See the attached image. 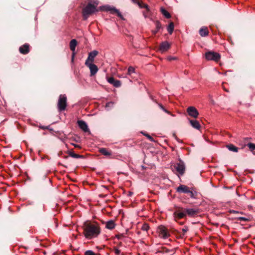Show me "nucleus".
Here are the masks:
<instances>
[{"instance_id":"15","label":"nucleus","mask_w":255,"mask_h":255,"mask_svg":"<svg viewBox=\"0 0 255 255\" xmlns=\"http://www.w3.org/2000/svg\"><path fill=\"white\" fill-rule=\"evenodd\" d=\"M108 81L109 83L113 85L115 87H119L121 85L120 81L116 80L113 77H110L108 79Z\"/></svg>"},{"instance_id":"29","label":"nucleus","mask_w":255,"mask_h":255,"mask_svg":"<svg viewBox=\"0 0 255 255\" xmlns=\"http://www.w3.org/2000/svg\"><path fill=\"white\" fill-rule=\"evenodd\" d=\"M251 151H253L255 149V144L253 143H249L247 145Z\"/></svg>"},{"instance_id":"47","label":"nucleus","mask_w":255,"mask_h":255,"mask_svg":"<svg viewBox=\"0 0 255 255\" xmlns=\"http://www.w3.org/2000/svg\"><path fill=\"white\" fill-rule=\"evenodd\" d=\"M75 147H80V146L76 144H73Z\"/></svg>"},{"instance_id":"11","label":"nucleus","mask_w":255,"mask_h":255,"mask_svg":"<svg viewBox=\"0 0 255 255\" xmlns=\"http://www.w3.org/2000/svg\"><path fill=\"white\" fill-rule=\"evenodd\" d=\"M170 47V44L167 41H164L160 44L159 50L161 53L167 51Z\"/></svg>"},{"instance_id":"32","label":"nucleus","mask_w":255,"mask_h":255,"mask_svg":"<svg viewBox=\"0 0 255 255\" xmlns=\"http://www.w3.org/2000/svg\"><path fill=\"white\" fill-rule=\"evenodd\" d=\"M238 220L242 221H248L250 220V217H240L238 218Z\"/></svg>"},{"instance_id":"40","label":"nucleus","mask_w":255,"mask_h":255,"mask_svg":"<svg viewBox=\"0 0 255 255\" xmlns=\"http://www.w3.org/2000/svg\"><path fill=\"white\" fill-rule=\"evenodd\" d=\"M75 55V52H72V58H71V62H73V61H74V58Z\"/></svg>"},{"instance_id":"16","label":"nucleus","mask_w":255,"mask_h":255,"mask_svg":"<svg viewBox=\"0 0 255 255\" xmlns=\"http://www.w3.org/2000/svg\"><path fill=\"white\" fill-rule=\"evenodd\" d=\"M190 188L185 185H180L177 188V192L178 193H188L189 190Z\"/></svg>"},{"instance_id":"39","label":"nucleus","mask_w":255,"mask_h":255,"mask_svg":"<svg viewBox=\"0 0 255 255\" xmlns=\"http://www.w3.org/2000/svg\"><path fill=\"white\" fill-rule=\"evenodd\" d=\"M145 136L151 141H153L154 140H153V138L150 136L149 135V134H145Z\"/></svg>"},{"instance_id":"35","label":"nucleus","mask_w":255,"mask_h":255,"mask_svg":"<svg viewBox=\"0 0 255 255\" xmlns=\"http://www.w3.org/2000/svg\"><path fill=\"white\" fill-rule=\"evenodd\" d=\"M114 103L113 102H110L106 104V108H111L114 106Z\"/></svg>"},{"instance_id":"8","label":"nucleus","mask_w":255,"mask_h":255,"mask_svg":"<svg viewBox=\"0 0 255 255\" xmlns=\"http://www.w3.org/2000/svg\"><path fill=\"white\" fill-rule=\"evenodd\" d=\"M187 112L188 115L194 118H197L199 116V112L194 107H189L187 109Z\"/></svg>"},{"instance_id":"14","label":"nucleus","mask_w":255,"mask_h":255,"mask_svg":"<svg viewBox=\"0 0 255 255\" xmlns=\"http://www.w3.org/2000/svg\"><path fill=\"white\" fill-rule=\"evenodd\" d=\"M185 213L186 215H188L191 217L194 216L198 213V211L193 208H184Z\"/></svg>"},{"instance_id":"44","label":"nucleus","mask_w":255,"mask_h":255,"mask_svg":"<svg viewBox=\"0 0 255 255\" xmlns=\"http://www.w3.org/2000/svg\"><path fill=\"white\" fill-rule=\"evenodd\" d=\"M159 30H157V29H156V30L153 31V33L155 34L156 33H157L158 32Z\"/></svg>"},{"instance_id":"37","label":"nucleus","mask_w":255,"mask_h":255,"mask_svg":"<svg viewBox=\"0 0 255 255\" xmlns=\"http://www.w3.org/2000/svg\"><path fill=\"white\" fill-rule=\"evenodd\" d=\"M139 6L141 7L145 8L146 9L147 11H148L149 10V7H148V5L146 4H143L142 5L140 4Z\"/></svg>"},{"instance_id":"18","label":"nucleus","mask_w":255,"mask_h":255,"mask_svg":"<svg viewBox=\"0 0 255 255\" xmlns=\"http://www.w3.org/2000/svg\"><path fill=\"white\" fill-rule=\"evenodd\" d=\"M189 122L193 128L197 129H200L201 125L199 122L195 120H190Z\"/></svg>"},{"instance_id":"19","label":"nucleus","mask_w":255,"mask_h":255,"mask_svg":"<svg viewBox=\"0 0 255 255\" xmlns=\"http://www.w3.org/2000/svg\"><path fill=\"white\" fill-rule=\"evenodd\" d=\"M77 42L76 39H72L70 42V49L72 52H75L76 46L77 45Z\"/></svg>"},{"instance_id":"7","label":"nucleus","mask_w":255,"mask_h":255,"mask_svg":"<svg viewBox=\"0 0 255 255\" xmlns=\"http://www.w3.org/2000/svg\"><path fill=\"white\" fill-rule=\"evenodd\" d=\"M98 52L96 50H93L90 52L88 54V57L85 61V64L87 65L88 63H93L94 61L95 57L97 55Z\"/></svg>"},{"instance_id":"26","label":"nucleus","mask_w":255,"mask_h":255,"mask_svg":"<svg viewBox=\"0 0 255 255\" xmlns=\"http://www.w3.org/2000/svg\"><path fill=\"white\" fill-rule=\"evenodd\" d=\"M174 28V23L173 22H171L169 23V24L167 27V31H168V32L170 34H171L173 33Z\"/></svg>"},{"instance_id":"2","label":"nucleus","mask_w":255,"mask_h":255,"mask_svg":"<svg viewBox=\"0 0 255 255\" xmlns=\"http://www.w3.org/2000/svg\"><path fill=\"white\" fill-rule=\"evenodd\" d=\"M99 2L97 0H92L88 2L87 5L82 9V14L84 20L87 19L90 15L97 11L96 7Z\"/></svg>"},{"instance_id":"23","label":"nucleus","mask_w":255,"mask_h":255,"mask_svg":"<svg viewBox=\"0 0 255 255\" xmlns=\"http://www.w3.org/2000/svg\"><path fill=\"white\" fill-rule=\"evenodd\" d=\"M227 147L228 148V149L229 150L235 152H238V150H239V148L235 146L234 145H233L232 144H230L227 145Z\"/></svg>"},{"instance_id":"9","label":"nucleus","mask_w":255,"mask_h":255,"mask_svg":"<svg viewBox=\"0 0 255 255\" xmlns=\"http://www.w3.org/2000/svg\"><path fill=\"white\" fill-rule=\"evenodd\" d=\"M175 169L180 175H183L185 171V166L183 162H180L176 164L174 166Z\"/></svg>"},{"instance_id":"33","label":"nucleus","mask_w":255,"mask_h":255,"mask_svg":"<svg viewBox=\"0 0 255 255\" xmlns=\"http://www.w3.org/2000/svg\"><path fill=\"white\" fill-rule=\"evenodd\" d=\"M69 155L70 156H71L72 157H74V158H79V157H80L81 156V155H79L78 154H75V153H74L73 152H70L69 153Z\"/></svg>"},{"instance_id":"3","label":"nucleus","mask_w":255,"mask_h":255,"mask_svg":"<svg viewBox=\"0 0 255 255\" xmlns=\"http://www.w3.org/2000/svg\"><path fill=\"white\" fill-rule=\"evenodd\" d=\"M67 107V97L65 95H60L57 103V108L59 112L64 111Z\"/></svg>"},{"instance_id":"45","label":"nucleus","mask_w":255,"mask_h":255,"mask_svg":"<svg viewBox=\"0 0 255 255\" xmlns=\"http://www.w3.org/2000/svg\"><path fill=\"white\" fill-rule=\"evenodd\" d=\"M143 15H144L145 17H146L147 16L146 13H145V12H143Z\"/></svg>"},{"instance_id":"4","label":"nucleus","mask_w":255,"mask_h":255,"mask_svg":"<svg viewBox=\"0 0 255 255\" xmlns=\"http://www.w3.org/2000/svg\"><path fill=\"white\" fill-rule=\"evenodd\" d=\"M159 237L163 239H166L170 237V234L168 229L163 226H160L157 228Z\"/></svg>"},{"instance_id":"31","label":"nucleus","mask_w":255,"mask_h":255,"mask_svg":"<svg viewBox=\"0 0 255 255\" xmlns=\"http://www.w3.org/2000/svg\"><path fill=\"white\" fill-rule=\"evenodd\" d=\"M159 106L165 113H167L168 114H169V115H171L173 117L174 116V115L172 114L169 111H168L166 109H165L164 108V107L161 104H159Z\"/></svg>"},{"instance_id":"28","label":"nucleus","mask_w":255,"mask_h":255,"mask_svg":"<svg viewBox=\"0 0 255 255\" xmlns=\"http://www.w3.org/2000/svg\"><path fill=\"white\" fill-rule=\"evenodd\" d=\"M135 73V69L132 66H129L128 68V75H131L132 73Z\"/></svg>"},{"instance_id":"24","label":"nucleus","mask_w":255,"mask_h":255,"mask_svg":"<svg viewBox=\"0 0 255 255\" xmlns=\"http://www.w3.org/2000/svg\"><path fill=\"white\" fill-rule=\"evenodd\" d=\"M189 194L190 197L193 199L197 198V193L196 191L192 189V190L189 189L188 193Z\"/></svg>"},{"instance_id":"41","label":"nucleus","mask_w":255,"mask_h":255,"mask_svg":"<svg viewBox=\"0 0 255 255\" xmlns=\"http://www.w3.org/2000/svg\"><path fill=\"white\" fill-rule=\"evenodd\" d=\"M168 59L169 60V61H171V60H175L176 59V58L175 57H168Z\"/></svg>"},{"instance_id":"12","label":"nucleus","mask_w":255,"mask_h":255,"mask_svg":"<svg viewBox=\"0 0 255 255\" xmlns=\"http://www.w3.org/2000/svg\"><path fill=\"white\" fill-rule=\"evenodd\" d=\"M86 66H87L89 68L90 70L91 76L95 75L98 71L97 66L93 63H88L87 65H86Z\"/></svg>"},{"instance_id":"5","label":"nucleus","mask_w":255,"mask_h":255,"mask_svg":"<svg viewBox=\"0 0 255 255\" xmlns=\"http://www.w3.org/2000/svg\"><path fill=\"white\" fill-rule=\"evenodd\" d=\"M205 57L208 60L218 61L220 59V55L217 52L209 51L206 53Z\"/></svg>"},{"instance_id":"36","label":"nucleus","mask_w":255,"mask_h":255,"mask_svg":"<svg viewBox=\"0 0 255 255\" xmlns=\"http://www.w3.org/2000/svg\"><path fill=\"white\" fill-rule=\"evenodd\" d=\"M84 255H96V254L92 251H87L85 253Z\"/></svg>"},{"instance_id":"21","label":"nucleus","mask_w":255,"mask_h":255,"mask_svg":"<svg viewBox=\"0 0 255 255\" xmlns=\"http://www.w3.org/2000/svg\"><path fill=\"white\" fill-rule=\"evenodd\" d=\"M99 152L105 156H110L112 155L111 151H108L106 148H101L99 149Z\"/></svg>"},{"instance_id":"25","label":"nucleus","mask_w":255,"mask_h":255,"mask_svg":"<svg viewBox=\"0 0 255 255\" xmlns=\"http://www.w3.org/2000/svg\"><path fill=\"white\" fill-rule=\"evenodd\" d=\"M161 12L162 14L167 18H169L171 17L170 14L165 9L162 7L161 8Z\"/></svg>"},{"instance_id":"17","label":"nucleus","mask_w":255,"mask_h":255,"mask_svg":"<svg viewBox=\"0 0 255 255\" xmlns=\"http://www.w3.org/2000/svg\"><path fill=\"white\" fill-rule=\"evenodd\" d=\"M19 52L23 54H27L29 52V45L27 44L20 46L19 49Z\"/></svg>"},{"instance_id":"42","label":"nucleus","mask_w":255,"mask_h":255,"mask_svg":"<svg viewBox=\"0 0 255 255\" xmlns=\"http://www.w3.org/2000/svg\"><path fill=\"white\" fill-rule=\"evenodd\" d=\"M115 252L116 254L118 255L120 253V251L119 249H116L115 250Z\"/></svg>"},{"instance_id":"10","label":"nucleus","mask_w":255,"mask_h":255,"mask_svg":"<svg viewBox=\"0 0 255 255\" xmlns=\"http://www.w3.org/2000/svg\"><path fill=\"white\" fill-rule=\"evenodd\" d=\"M105 7L106 10L110 11L112 14L116 13L118 16L121 18H123V16L121 13L119 11L118 9H116L115 7H111L110 6H105Z\"/></svg>"},{"instance_id":"6","label":"nucleus","mask_w":255,"mask_h":255,"mask_svg":"<svg viewBox=\"0 0 255 255\" xmlns=\"http://www.w3.org/2000/svg\"><path fill=\"white\" fill-rule=\"evenodd\" d=\"M185 212L184 208H179L175 211L173 213L174 220L176 221L178 219L186 217V215Z\"/></svg>"},{"instance_id":"34","label":"nucleus","mask_w":255,"mask_h":255,"mask_svg":"<svg viewBox=\"0 0 255 255\" xmlns=\"http://www.w3.org/2000/svg\"><path fill=\"white\" fill-rule=\"evenodd\" d=\"M155 26L157 30H159V29L162 27L161 24L159 21H155Z\"/></svg>"},{"instance_id":"30","label":"nucleus","mask_w":255,"mask_h":255,"mask_svg":"<svg viewBox=\"0 0 255 255\" xmlns=\"http://www.w3.org/2000/svg\"><path fill=\"white\" fill-rule=\"evenodd\" d=\"M149 228V225L146 223L143 224L141 227V230L142 231H146V232H147Z\"/></svg>"},{"instance_id":"1","label":"nucleus","mask_w":255,"mask_h":255,"mask_svg":"<svg viewBox=\"0 0 255 255\" xmlns=\"http://www.w3.org/2000/svg\"><path fill=\"white\" fill-rule=\"evenodd\" d=\"M101 233L99 224L95 222H86L83 225V233L86 238L91 239L96 238Z\"/></svg>"},{"instance_id":"13","label":"nucleus","mask_w":255,"mask_h":255,"mask_svg":"<svg viewBox=\"0 0 255 255\" xmlns=\"http://www.w3.org/2000/svg\"><path fill=\"white\" fill-rule=\"evenodd\" d=\"M79 127L84 132L89 131V129L86 123L83 121H78L77 122Z\"/></svg>"},{"instance_id":"20","label":"nucleus","mask_w":255,"mask_h":255,"mask_svg":"<svg viewBox=\"0 0 255 255\" xmlns=\"http://www.w3.org/2000/svg\"><path fill=\"white\" fill-rule=\"evenodd\" d=\"M199 33L201 36H206L209 34V31L207 27H202L199 30Z\"/></svg>"},{"instance_id":"38","label":"nucleus","mask_w":255,"mask_h":255,"mask_svg":"<svg viewBox=\"0 0 255 255\" xmlns=\"http://www.w3.org/2000/svg\"><path fill=\"white\" fill-rule=\"evenodd\" d=\"M182 232H183V235H185V234L188 231V228L187 227H186L185 226L183 229H182Z\"/></svg>"},{"instance_id":"27","label":"nucleus","mask_w":255,"mask_h":255,"mask_svg":"<svg viewBox=\"0 0 255 255\" xmlns=\"http://www.w3.org/2000/svg\"><path fill=\"white\" fill-rule=\"evenodd\" d=\"M175 249H172V250H170V249H168L167 248H163L162 249V252L163 253H170L171 255H173L175 254Z\"/></svg>"},{"instance_id":"43","label":"nucleus","mask_w":255,"mask_h":255,"mask_svg":"<svg viewBox=\"0 0 255 255\" xmlns=\"http://www.w3.org/2000/svg\"><path fill=\"white\" fill-rule=\"evenodd\" d=\"M231 213H240V214H242V213H239L238 211H235V210H233L231 212Z\"/></svg>"},{"instance_id":"46","label":"nucleus","mask_w":255,"mask_h":255,"mask_svg":"<svg viewBox=\"0 0 255 255\" xmlns=\"http://www.w3.org/2000/svg\"><path fill=\"white\" fill-rule=\"evenodd\" d=\"M132 195V192H129V193H128V195L130 196H131Z\"/></svg>"},{"instance_id":"22","label":"nucleus","mask_w":255,"mask_h":255,"mask_svg":"<svg viewBox=\"0 0 255 255\" xmlns=\"http://www.w3.org/2000/svg\"><path fill=\"white\" fill-rule=\"evenodd\" d=\"M106 227L110 230H112L115 227V223L113 220H110L106 223Z\"/></svg>"}]
</instances>
